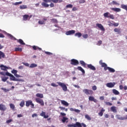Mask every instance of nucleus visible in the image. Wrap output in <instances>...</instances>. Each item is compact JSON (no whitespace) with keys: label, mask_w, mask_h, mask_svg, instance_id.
<instances>
[{"label":"nucleus","mask_w":127,"mask_h":127,"mask_svg":"<svg viewBox=\"0 0 127 127\" xmlns=\"http://www.w3.org/2000/svg\"><path fill=\"white\" fill-rule=\"evenodd\" d=\"M63 0H52L51 2H54V3H57L58 2H62Z\"/></svg>","instance_id":"obj_33"},{"label":"nucleus","mask_w":127,"mask_h":127,"mask_svg":"<svg viewBox=\"0 0 127 127\" xmlns=\"http://www.w3.org/2000/svg\"><path fill=\"white\" fill-rule=\"evenodd\" d=\"M45 54H47V55H52V53H50L49 52H45Z\"/></svg>","instance_id":"obj_56"},{"label":"nucleus","mask_w":127,"mask_h":127,"mask_svg":"<svg viewBox=\"0 0 127 127\" xmlns=\"http://www.w3.org/2000/svg\"><path fill=\"white\" fill-rule=\"evenodd\" d=\"M36 96L37 97V98H40V99H43L44 97L43 94L42 93H37Z\"/></svg>","instance_id":"obj_28"},{"label":"nucleus","mask_w":127,"mask_h":127,"mask_svg":"<svg viewBox=\"0 0 127 127\" xmlns=\"http://www.w3.org/2000/svg\"><path fill=\"white\" fill-rule=\"evenodd\" d=\"M11 122H12V120L10 119V120L6 121V124H9V123H11Z\"/></svg>","instance_id":"obj_58"},{"label":"nucleus","mask_w":127,"mask_h":127,"mask_svg":"<svg viewBox=\"0 0 127 127\" xmlns=\"http://www.w3.org/2000/svg\"><path fill=\"white\" fill-rule=\"evenodd\" d=\"M0 111L2 112L6 111V106L2 104H0Z\"/></svg>","instance_id":"obj_13"},{"label":"nucleus","mask_w":127,"mask_h":127,"mask_svg":"<svg viewBox=\"0 0 127 127\" xmlns=\"http://www.w3.org/2000/svg\"><path fill=\"white\" fill-rule=\"evenodd\" d=\"M111 9L116 12H120V11H121V8H111Z\"/></svg>","instance_id":"obj_23"},{"label":"nucleus","mask_w":127,"mask_h":127,"mask_svg":"<svg viewBox=\"0 0 127 127\" xmlns=\"http://www.w3.org/2000/svg\"><path fill=\"white\" fill-rule=\"evenodd\" d=\"M72 11H76V10H78V8L76 7H73L72 9Z\"/></svg>","instance_id":"obj_59"},{"label":"nucleus","mask_w":127,"mask_h":127,"mask_svg":"<svg viewBox=\"0 0 127 127\" xmlns=\"http://www.w3.org/2000/svg\"><path fill=\"white\" fill-rule=\"evenodd\" d=\"M116 118H117V120H120V121H124L126 120V118L125 117H122L120 115H116Z\"/></svg>","instance_id":"obj_16"},{"label":"nucleus","mask_w":127,"mask_h":127,"mask_svg":"<svg viewBox=\"0 0 127 127\" xmlns=\"http://www.w3.org/2000/svg\"><path fill=\"white\" fill-rule=\"evenodd\" d=\"M7 35L10 38V39H12V40H16V38L13 37L11 34H7Z\"/></svg>","instance_id":"obj_25"},{"label":"nucleus","mask_w":127,"mask_h":127,"mask_svg":"<svg viewBox=\"0 0 127 127\" xmlns=\"http://www.w3.org/2000/svg\"><path fill=\"white\" fill-rule=\"evenodd\" d=\"M102 41L100 40L97 43V45H98L99 46H100V45H101V44H102Z\"/></svg>","instance_id":"obj_60"},{"label":"nucleus","mask_w":127,"mask_h":127,"mask_svg":"<svg viewBox=\"0 0 127 127\" xmlns=\"http://www.w3.org/2000/svg\"><path fill=\"white\" fill-rule=\"evenodd\" d=\"M105 104L107 106H113V104L110 102H106Z\"/></svg>","instance_id":"obj_50"},{"label":"nucleus","mask_w":127,"mask_h":127,"mask_svg":"<svg viewBox=\"0 0 127 127\" xmlns=\"http://www.w3.org/2000/svg\"><path fill=\"white\" fill-rule=\"evenodd\" d=\"M35 101L36 103H38V104H40V105L42 106V107H43V106H44V101L43 99H41L39 98H37L35 99Z\"/></svg>","instance_id":"obj_6"},{"label":"nucleus","mask_w":127,"mask_h":127,"mask_svg":"<svg viewBox=\"0 0 127 127\" xmlns=\"http://www.w3.org/2000/svg\"><path fill=\"white\" fill-rule=\"evenodd\" d=\"M10 109H12V110H14V109H15V106H14V104L11 103L9 105Z\"/></svg>","instance_id":"obj_39"},{"label":"nucleus","mask_w":127,"mask_h":127,"mask_svg":"<svg viewBox=\"0 0 127 127\" xmlns=\"http://www.w3.org/2000/svg\"><path fill=\"white\" fill-rule=\"evenodd\" d=\"M74 112H75V113H80V112H81V110H79V109H75V110H74Z\"/></svg>","instance_id":"obj_62"},{"label":"nucleus","mask_w":127,"mask_h":127,"mask_svg":"<svg viewBox=\"0 0 127 127\" xmlns=\"http://www.w3.org/2000/svg\"><path fill=\"white\" fill-rule=\"evenodd\" d=\"M41 117H43L44 119H48L49 116L48 115H46L45 112L42 111V113L40 114Z\"/></svg>","instance_id":"obj_20"},{"label":"nucleus","mask_w":127,"mask_h":127,"mask_svg":"<svg viewBox=\"0 0 127 127\" xmlns=\"http://www.w3.org/2000/svg\"><path fill=\"white\" fill-rule=\"evenodd\" d=\"M68 127H74V124H68L67 125Z\"/></svg>","instance_id":"obj_57"},{"label":"nucleus","mask_w":127,"mask_h":127,"mask_svg":"<svg viewBox=\"0 0 127 127\" xmlns=\"http://www.w3.org/2000/svg\"><path fill=\"white\" fill-rule=\"evenodd\" d=\"M85 119H86V120H88V121H91V120L90 116H89V115H87V114L85 115Z\"/></svg>","instance_id":"obj_40"},{"label":"nucleus","mask_w":127,"mask_h":127,"mask_svg":"<svg viewBox=\"0 0 127 127\" xmlns=\"http://www.w3.org/2000/svg\"><path fill=\"white\" fill-rule=\"evenodd\" d=\"M67 120H68V118L66 117H63V119L62 120V122H63V123H65Z\"/></svg>","instance_id":"obj_47"},{"label":"nucleus","mask_w":127,"mask_h":127,"mask_svg":"<svg viewBox=\"0 0 127 127\" xmlns=\"http://www.w3.org/2000/svg\"><path fill=\"white\" fill-rule=\"evenodd\" d=\"M92 90L93 91H96V90H97V86L96 85L92 86Z\"/></svg>","instance_id":"obj_54"},{"label":"nucleus","mask_w":127,"mask_h":127,"mask_svg":"<svg viewBox=\"0 0 127 127\" xmlns=\"http://www.w3.org/2000/svg\"><path fill=\"white\" fill-rule=\"evenodd\" d=\"M35 67H37V64H32L29 66V68H35Z\"/></svg>","instance_id":"obj_37"},{"label":"nucleus","mask_w":127,"mask_h":127,"mask_svg":"<svg viewBox=\"0 0 127 127\" xmlns=\"http://www.w3.org/2000/svg\"><path fill=\"white\" fill-rule=\"evenodd\" d=\"M105 110L104 108H102L100 113H98L99 116H100V117H103V115H104V112H105Z\"/></svg>","instance_id":"obj_24"},{"label":"nucleus","mask_w":127,"mask_h":127,"mask_svg":"<svg viewBox=\"0 0 127 127\" xmlns=\"http://www.w3.org/2000/svg\"><path fill=\"white\" fill-rule=\"evenodd\" d=\"M22 64H23L25 66H26V67H29V64L26 63H22Z\"/></svg>","instance_id":"obj_53"},{"label":"nucleus","mask_w":127,"mask_h":127,"mask_svg":"<svg viewBox=\"0 0 127 127\" xmlns=\"http://www.w3.org/2000/svg\"><path fill=\"white\" fill-rule=\"evenodd\" d=\"M70 64L73 65V66H77V65H79V61L77 60L72 59L71 60Z\"/></svg>","instance_id":"obj_10"},{"label":"nucleus","mask_w":127,"mask_h":127,"mask_svg":"<svg viewBox=\"0 0 127 127\" xmlns=\"http://www.w3.org/2000/svg\"><path fill=\"white\" fill-rule=\"evenodd\" d=\"M22 3V1L16 2L15 3H13V5H18V4H21Z\"/></svg>","instance_id":"obj_43"},{"label":"nucleus","mask_w":127,"mask_h":127,"mask_svg":"<svg viewBox=\"0 0 127 127\" xmlns=\"http://www.w3.org/2000/svg\"><path fill=\"white\" fill-rule=\"evenodd\" d=\"M7 79H8V77H4L2 78L1 80L3 82H6V80H7Z\"/></svg>","instance_id":"obj_49"},{"label":"nucleus","mask_w":127,"mask_h":127,"mask_svg":"<svg viewBox=\"0 0 127 127\" xmlns=\"http://www.w3.org/2000/svg\"><path fill=\"white\" fill-rule=\"evenodd\" d=\"M114 31L115 32H118V34H120V33H121V29L116 28L114 29Z\"/></svg>","instance_id":"obj_38"},{"label":"nucleus","mask_w":127,"mask_h":127,"mask_svg":"<svg viewBox=\"0 0 127 127\" xmlns=\"http://www.w3.org/2000/svg\"><path fill=\"white\" fill-rule=\"evenodd\" d=\"M87 67L90 70H92L93 71H96V67L91 64H87Z\"/></svg>","instance_id":"obj_15"},{"label":"nucleus","mask_w":127,"mask_h":127,"mask_svg":"<svg viewBox=\"0 0 127 127\" xmlns=\"http://www.w3.org/2000/svg\"><path fill=\"white\" fill-rule=\"evenodd\" d=\"M52 21H53V23H58V21L56 19H52Z\"/></svg>","instance_id":"obj_48"},{"label":"nucleus","mask_w":127,"mask_h":127,"mask_svg":"<svg viewBox=\"0 0 127 127\" xmlns=\"http://www.w3.org/2000/svg\"><path fill=\"white\" fill-rule=\"evenodd\" d=\"M112 92L113 93V94H114V95H118L120 94V92H119V91L117 90V89H113Z\"/></svg>","instance_id":"obj_26"},{"label":"nucleus","mask_w":127,"mask_h":127,"mask_svg":"<svg viewBox=\"0 0 127 127\" xmlns=\"http://www.w3.org/2000/svg\"><path fill=\"white\" fill-rule=\"evenodd\" d=\"M24 105H25V102H24V101L23 100L20 102V107H21V108H23V107H24Z\"/></svg>","instance_id":"obj_41"},{"label":"nucleus","mask_w":127,"mask_h":127,"mask_svg":"<svg viewBox=\"0 0 127 127\" xmlns=\"http://www.w3.org/2000/svg\"><path fill=\"white\" fill-rule=\"evenodd\" d=\"M83 92L84 94H86V95H93V94H94L93 90L87 89H83Z\"/></svg>","instance_id":"obj_7"},{"label":"nucleus","mask_w":127,"mask_h":127,"mask_svg":"<svg viewBox=\"0 0 127 127\" xmlns=\"http://www.w3.org/2000/svg\"><path fill=\"white\" fill-rule=\"evenodd\" d=\"M26 8H27V5H20V9H26Z\"/></svg>","instance_id":"obj_34"},{"label":"nucleus","mask_w":127,"mask_h":127,"mask_svg":"<svg viewBox=\"0 0 127 127\" xmlns=\"http://www.w3.org/2000/svg\"><path fill=\"white\" fill-rule=\"evenodd\" d=\"M29 106H31L32 109L34 108V104H33L31 100L26 101V106L29 107Z\"/></svg>","instance_id":"obj_5"},{"label":"nucleus","mask_w":127,"mask_h":127,"mask_svg":"<svg viewBox=\"0 0 127 127\" xmlns=\"http://www.w3.org/2000/svg\"><path fill=\"white\" fill-rule=\"evenodd\" d=\"M16 40H17V42H18V43H20V44H21V45H25V43H24V42H23V40H22V39H20L19 40L16 39Z\"/></svg>","instance_id":"obj_22"},{"label":"nucleus","mask_w":127,"mask_h":127,"mask_svg":"<svg viewBox=\"0 0 127 127\" xmlns=\"http://www.w3.org/2000/svg\"><path fill=\"white\" fill-rule=\"evenodd\" d=\"M75 31L74 30H69L68 31H66L65 33L66 35H71V34H74Z\"/></svg>","instance_id":"obj_17"},{"label":"nucleus","mask_w":127,"mask_h":127,"mask_svg":"<svg viewBox=\"0 0 127 127\" xmlns=\"http://www.w3.org/2000/svg\"><path fill=\"white\" fill-rule=\"evenodd\" d=\"M32 17V15L25 14L23 15V20L26 21V20H29L30 18Z\"/></svg>","instance_id":"obj_8"},{"label":"nucleus","mask_w":127,"mask_h":127,"mask_svg":"<svg viewBox=\"0 0 127 127\" xmlns=\"http://www.w3.org/2000/svg\"><path fill=\"white\" fill-rule=\"evenodd\" d=\"M46 3L51 2L52 0H43Z\"/></svg>","instance_id":"obj_61"},{"label":"nucleus","mask_w":127,"mask_h":127,"mask_svg":"<svg viewBox=\"0 0 127 127\" xmlns=\"http://www.w3.org/2000/svg\"><path fill=\"white\" fill-rule=\"evenodd\" d=\"M82 37H83V38L86 39L88 38L89 36H88V34H84L82 36Z\"/></svg>","instance_id":"obj_55"},{"label":"nucleus","mask_w":127,"mask_h":127,"mask_svg":"<svg viewBox=\"0 0 127 127\" xmlns=\"http://www.w3.org/2000/svg\"><path fill=\"white\" fill-rule=\"evenodd\" d=\"M5 57V55H4V53L1 51H0V59H1V58H4Z\"/></svg>","instance_id":"obj_29"},{"label":"nucleus","mask_w":127,"mask_h":127,"mask_svg":"<svg viewBox=\"0 0 127 127\" xmlns=\"http://www.w3.org/2000/svg\"><path fill=\"white\" fill-rule=\"evenodd\" d=\"M57 84H58L59 86H60L61 88H62L64 92L67 91V86H66V84L64 83L60 82H57Z\"/></svg>","instance_id":"obj_3"},{"label":"nucleus","mask_w":127,"mask_h":127,"mask_svg":"<svg viewBox=\"0 0 127 127\" xmlns=\"http://www.w3.org/2000/svg\"><path fill=\"white\" fill-rule=\"evenodd\" d=\"M66 8H72L73 7V5L71 4H68L66 6Z\"/></svg>","instance_id":"obj_45"},{"label":"nucleus","mask_w":127,"mask_h":127,"mask_svg":"<svg viewBox=\"0 0 127 127\" xmlns=\"http://www.w3.org/2000/svg\"><path fill=\"white\" fill-rule=\"evenodd\" d=\"M15 51H20L21 52L22 51V48H15Z\"/></svg>","instance_id":"obj_42"},{"label":"nucleus","mask_w":127,"mask_h":127,"mask_svg":"<svg viewBox=\"0 0 127 127\" xmlns=\"http://www.w3.org/2000/svg\"><path fill=\"white\" fill-rule=\"evenodd\" d=\"M51 86H52V87H58V85H57L56 83H52Z\"/></svg>","instance_id":"obj_52"},{"label":"nucleus","mask_w":127,"mask_h":127,"mask_svg":"<svg viewBox=\"0 0 127 127\" xmlns=\"http://www.w3.org/2000/svg\"><path fill=\"white\" fill-rule=\"evenodd\" d=\"M86 127L87 126L86 125V124H84V123H80L79 122H76L75 124H74V127Z\"/></svg>","instance_id":"obj_9"},{"label":"nucleus","mask_w":127,"mask_h":127,"mask_svg":"<svg viewBox=\"0 0 127 127\" xmlns=\"http://www.w3.org/2000/svg\"><path fill=\"white\" fill-rule=\"evenodd\" d=\"M11 73L12 74H14V76H15L16 77V78H20L21 76L20 75H19V74H17V70H15V69H13L11 71Z\"/></svg>","instance_id":"obj_14"},{"label":"nucleus","mask_w":127,"mask_h":127,"mask_svg":"<svg viewBox=\"0 0 127 127\" xmlns=\"http://www.w3.org/2000/svg\"><path fill=\"white\" fill-rule=\"evenodd\" d=\"M88 99H89V101H91V102H94V103H97V102H98V100L95 99V97L93 96H90Z\"/></svg>","instance_id":"obj_18"},{"label":"nucleus","mask_w":127,"mask_h":127,"mask_svg":"<svg viewBox=\"0 0 127 127\" xmlns=\"http://www.w3.org/2000/svg\"><path fill=\"white\" fill-rule=\"evenodd\" d=\"M6 76H9L10 77V80L12 81H17V82H23V79L21 78H18L16 79L15 77L13 76V75L11 74L10 73L8 72H6Z\"/></svg>","instance_id":"obj_2"},{"label":"nucleus","mask_w":127,"mask_h":127,"mask_svg":"<svg viewBox=\"0 0 127 127\" xmlns=\"http://www.w3.org/2000/svg\"><path fill=\"white\" fill-rule=\"evenodd\" d=\"M79 62H80L81 66H82L84 68H86V65H87V64L85 63V62H84V61H80Z\"/></svg>","instance_id":"obj_27"},{"label":"nucleus","mask_w":127,"mask_h":127,"mask_svg":"<svg viewBox=\"0 0 127 127\" xmlns=\"http://www.w3.org/2000/svg\"><path fill=\"white\" fill-rule=\"evenodd\" d=\"M111 110L112 112H113V113H117V107H116L115 106L111 107Z\"/></svg>","instance_id":"obj_31"},{"label":"nucleus","mask_w":127,"mask_h":127,"mask_svg":"<svg viewBox=\"0 0 127 127\" xmlns=\"http://www.w3.org/2000/svg\"><path fill=\"white\" fill-rule=\"evenodd\" d=\"M42 5L44 7H48L49 6V4H48L47 3L45 2H43L42 3Z\"/></svg>","instance_id":"obj_35"},{"label":"nucleus","mask_w":127,"mask_h":127,"mask_svg":"<svg viewBox=\"0 0 127 127\" xmlns=\"http://www.w3.org/2000/svg\"><path fill=\"white\" fill-rule=\"evenodd\" d=\"M115 85H116L115 82H109L106 84V86L108 88H114Z\"/></svg>","instance_id":"obj_12"},{"label":"nucleus","mask_w":127,"mask_h":127,"mask_svg":"<svg viewBox=\"0 0 127 127\" xmlns=\"http://www.w3.org/2000/svg\"><path fill=\"white\" fill-rule=\"evenodd\" d=\"M114 26H119V23H114L113 24Z\"/></svg>","instance_id":"obj_63"},{"label":"nucleus","mask_w":127,"mask_h":127,"mask_svg":"<svg viewBox=\"0 0 127 127\" xmlns=\"http://www.w3.org/2000/svg\"><path fill=\"white\" fill-rule=\"evenodd\" d=\"M1 89H2L3 91H4L5 92V93H7V92H9V89H6V88L2 87L1 88Z\"/></svg>","instance_id":"obj_44"},{"label":"nucleus","mask_w":127,"mask_h":127,"mask_svg":"<svg viewBox=\"0 0 127 127\" xmlns=\"http://www.w3.org/2000/svg\"><path fill=\"white\" fill-rule=\"evenodd\" d=\"M103 15L104 17H106L107 18H111V19H115V16H114V15L111 14L109 12L104 13Z\"/></svg>","instance_id":"obj_4"},{"label":"nucleus","mask_w":127,"mask_h":127,"mask_svg":"<svg viewBox=\"0 0 127 127\" xmlns=\"http://www.w3.org/2000/svg\"><path fill=\"white\" fill-rule=\"evenodd\" d=\"M96 26L98 27V28H100V30H101L102 31H105L106 30V29H105V28H104V26H103L102 24L97 23Z\"/></svg>","instance_id":"obj_11"},{"label":"nucleus","mask_w":127,"mask_h":127,"mask_svg":"<svg viewBox=\"0 0 127 127\" xmlns=\"http://www.w3.org/2000/svg\"><path fill=\"white\" fill-rule=\"evenodd\" d=\"M112 4H116V5H119L120 4L119 3H118V2L113 0L112 1Z\"/></svg>","instance_id":"obj_51"},{"label":"nucleus","mask_w":127,"mask_h":127,"mask_svg":"<svg viewBox=\"0 0 127 127\" xmlns=\"http://www.w3.org/2000/svg\"><path fill=\"white\" fill-rule=\"evenodd\" d=\"M99 64L100 65H101L102 68H104V69L105 71H107V70H109L110 73H114V72H116V70H115V69L108 66V65L107 64L105 63H103V60H102L99 61Z\"/></svg>","instance_id":"obj_1"},{"label":"nucleus","mask_w":127,"mask_h":127,"mask_svg":"<svg viewBox=\"0 0 127 127\" xmlns=\"http://www.w3.org/2000/svg\"><path fill=\"white\" fill-rule=\"evenodd\" d=\"M50 6L51 7H54V3H53V2H51L50 4Z\"/></svg>","instance_id":"obj_64"},{"label":"nucleus","mask_w":127,"mask_h":127,"mask_svg":"<svg viewBox=\"0 0 127 127\" xmlns=\"http://www.w3.org/2000/svg\"><path fill=\"white\" fill-rule=\"evenodd\" d=\"M38 23L39 24H45V22L44 21H42V20H40L38 21Z\"/></svg>","instance_id":"obj_46"},{"label":"nucleus","mask_w":127,"mask_h":127,"mask_svg":"<svg viewBox=\"0 0 127 127\" xmlns=\"http://www.w3.org/2000/svg\"><path fill=\"white\" fill-rule=\"evenodd\" d=\"M0 68H1V70L3 71H7L8 68L7 66L4 65L3 64H1L0 65Z\"/></svg>","instance_id":"obj_19"},{"label":"nucleus","mask_w":127,"mask_h":127,"mask_svg":"<svg viewBox=\"0 0 127 127\" xmlns=\"http://www.w3.org/2000/svg\"><path fill=\"white\" fill-rule=\"evenodd\" d=\"M32 48L34 50H40V51L42 50V49H41V48H39L37 46H33Z\"/></svg>","instance_id":"obj_32"},{"label":"nucleus","mask_w":127,"mask_h":127,"mask_svg":"<svg viewBox=\"0 0 127 127\" xmlns=\"http://www.w3.org/2000/svg\"><path fill=\"white\" fill-rule=\"evenodd\" d=\"M77 69L79 70V71H81L83 74H85V70L82 68L81 66H78Z\"/></svg>","instance_id":"obj_30"},{"label":"nucleus","mask_w":127,"mask_h":127,"mask_svg":"<svg viewBox=\"0 0 127 127\" xmlns=\"http://www.w3.org/2000/svg\"><path fill=\"white\" fill-rule=\"evenodd\" d=\"M74 36H77L79 38L82 36V33L80 32L76 33L74 34Z\"/></svg>","instance_id":"obj_36"},{"label":"nucleus","mask_w":127,"mask_h":127,"mask_svg":"<svg viewBox=\"0 0 127 127\" xmlns=\"http://www.w3.org/2000/svg\"><path fill=\"white\" fill-rule=\"evenodd\" d=\"M61 104L63 105L64 106H65V107H68L69 106V103L68 102H66L65 100H61Z\"/></svg>","instance_id":"obj_21"}]
</instances>
